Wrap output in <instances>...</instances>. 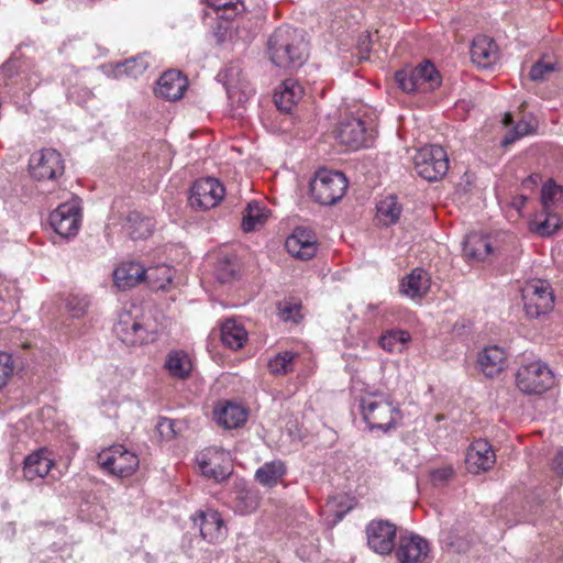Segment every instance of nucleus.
Returning <instances> with one entry per match:
<instances>
[{
	"label": "nucleus",
	"mask_w": 563,
	"mask_h": 563,
	"mask_svg": "<svg viewBox=\"0 0 563 563\" xmlns=\"http://www.w3.org/2000/svg\"><path fill=\"white\" fill-rule=\"evenodd\" d=\"M267 53L272 63L280 68L298 67L307 56V43L301 31L283 25L269 36Z\"/></svg>",
	"instance_id": "2"
},
{
	"label": "nucleus",
	"mask_w": 563,
	"mask_h": 563,
	"mask_svg": "<svg viewBox=\"0 0 563 563\" xmlns=\"http://www.w3.org/2000/svg\"><path fill=\"white\" fill-rule=\"evenodd\" d=\"M142 322V312L123 311L120 313L118 322L114 325V333L125 345L132 346L135 335L140 330Z\"/></svg>",
	"instance_id": "27"
},
{
	"label": "nucleus",
	"mask_w": 563,
	"mask_h": 563,
	"mask_svg": "<svg viewBox=\"0 0 563 563\" xmlns=\"http://www.w3.org/2000/svg\"><path fill=\"white\" fill-rule=\"evenodd\" d=\"M496 454L487 440H474L466 454V465L470 472H486L494 466Z\"/></svg>",
	"instance_id": "18"
},
{
	"label": "nucleus",
	"mask_w": 563,
	"mask_h": 563,
	"mask_svg": "<svg viewBox=\"0 0 563 563\" xmlns=\"http://www.w3.org/2000/svg\"><path fill=\"white\" fill-rule=\"evenodd\" d=\"M395 79L407 93L432 91L441 85V77L433 64L426 62L415 68L398 70Z\"/></svg>",
	"instance_id": "4"
},
{
	"label": "nucleus",
	"mask_w": 563,
	"mask_h": 563,
	"mask_svg": "<svg viewBox=\"0 0 563 563\" xmlns=\"http://www.w3.org/2000/svg\"><path fill=\"white\" fill-rule=\"evenodd\" d=\"M88 305L87 298L78 296H71L67 301L68 311L75 318L84 316L88 309Z\"/></svg>",
	"instance_id": "46"
},
{
	"label": "nucleus",
	"mask_w": 563,
	"mask_h": 563,
	"mask_svg": "<svg viewBox=\"0 0 563 563\" xmlns=\"http://www.w3.org/2000/svg\"><path fill=\"white\" fill-rule=\"evenodd\" d=\"M360 413L371 430L382 432L398 428L404 418L399 405L380 390H365L360 396Z\"/></svg>",
	"instance_id": "1"
},
{
	"label": "nucleus",
	"mask_w": 563,
	"mask_h": 563,
	"mask_svg": "<svg viewBox=\"0 0 563 563\" xmlns=\"http://www.w3.org/2000/svg\"><path fill=\"white\" fill-rule=\"evenodd\" d=\"M196 461L200 472L216 481H222L229 475L228 453L219 448L210 446L196 456Z\"/></svg>",
	"instance_id": "16"
},
{
	"label": "nucleus",
	"mask_w": 563,
	"mask_h": 563,
	"mask_svg": "<svg viewBox=\"0 0 563 563\" xmlns=\"http://www.w3.org/2000/svg\"><path fill=\"white\" fill-rule=\"evenodd\" d=\"M70 97L74 98L77 102L84 103L92 99L93 92L87 87L75 88L73 91H70Z\"/></svg>",
	"instance_id": "52"
},
{
	"label": "nucleus",
	"mask_w": 563,
	"mask_h": 563,
	"mask_svg": "<svg viewBox=\"0 0 563 563\" xmlns=\"http://www.w3.org/2000/svg\"><path fill=\"white\" fill-rule=\"evenodd\" d=\"M349 181L341 172L320 169L310 184L312 198L321 205L331 206L342 199Z\"/></svg>",
	"instance_id": "5"
},
{
	"label": "nucleus",
	"mask_w": 563,
	"mask_h": 563,
	"mask_svg": "<svg viewBox=\"0 0 563 563\" xmlns=\"http://www.w3.org/2000/svg\"><path fill=\"white\" fill-rule=\"evenodd\" d=\"M164 329L165 324L163 322V317L158 316L153 311L142 312V322L140 325V330L135 335L136 340H134L132 346H141L154 343L155 341L158 340Z\"/></svg>",
	"instance_id": "21"
},
{
	"label": "nucleus",
	"mask_w": 563,
	"mask_h": 563,
	"mask_svg": "<svg viewBox=\"0 0 563 563\" xmlns=\"http://www.w3.org/2000/svg\"><path fill=\"white\" fill-rule=\"evenodd\" d=\"M543 209H550L554 203L563 199V187L549 179L541 190Z\"/></svg>",
	"instance_id": "43"
},
{
	"label": "nucleus",
	"mask_w": 563,
	"mask_h": 563,
	"mask_svg": "<svg viewBox=\"0 0 563 563\" xmlns=\"http://www.w3.org/2000/svg\"><path fill=\"white\" fill-rule=\"evenodd\" d=\"M165 367L169 371L172 376L176 375V352L170 351L165 362Z\"/></svg>",
	"instance_id": "55"
},
{
	"label": "nucleus",
	"mask_w": 563,
	"mask_h": 563,
	"mask_svg": "<svg viewBox=\"0 0 563 563\" xmlns=\"http://www.w3.org/2000/svg\"><path fill=\"white\" fill-rule=\"evenodd\" d=\"M202 390V384L200 380L196 379L195 380V391L194 394H198Z\"/></svg>",
	"instance_id": "59"
},
{
	"label": "nucleus",
	"mask_w": 563,
	"mask_h": 563,
	"mask_svg": "<svg viewBox=\"0 0 563 563\" xmlns=\"http://www.w3.org/2000/svg\"><path fill=\"white\" fill-rule=\"evenodd\" d=\"M430 551L427 539L415 532L400 530L393 552L398 563H424Z\"/></svg>",
	"instance_id": "12"
},
{
	"label": "nucleus",
	"mask_w": 563,
	"mask_h": 563,
	"mask_svg": "<svg viewBox=\"0 0 563 563\" xmlns=\"http://www.w3.org/2000/svg\"><path fill=\"white\" fill-rule=\"evenodd\" d=\"M249 410L233 401H221L213 410L216 422L224 429H236L247 421Z\"/></svg>",
	"instance_id": "19"
},
{
	"label": "nucleus",
	"mask_w": 563,
	"mask_h": 563,
	"mask_svg": "<svg viewBox=\"0 0 563 563\" xmlns=\"http://www.w3.org/2000/svg\"><path fill=\"white\" fill-rule=\"evenodd\" d=\"M410 340L411 335L406 330H388L379 338V345L389 353L401 352Z\"/></svg>",
	"instance_id": "38"
},
{
	"label": "nucleus",
	"mask_w": 563,
	"mask_h": 563,
	"mask_svg": "<svg viewBox=\"0 0 563 563\" xmlns=\"http://www.w3.org/2000/svg\"><path fill=\"white\" fill-rule=\"evenodd\" d=\"M471 58L481 68H489L499 58L498 46L486 35H477L471 46Z\"/></svg>",
	"instance_id": "20"
},
{
	"label": "nucleus",
	"mask_w": 563,
	"mask_h": 563,
	"mask_svg": "<svg viewBox=\"0 0 563 563\" xmlns=\"http://www.w3.org/2000/svg\"><path fill=\"white\" fill-rule=\"evenodd\" d=\"M40 82V79H38V76L37 75H34L33 77L30 78V90L34 89Z\"/></svg>",
	"instance_id": "57"
},
{
	"label": "nucleus",
	"mask_w": 563,
	"mask_h": 563,
	"mask_svg": "<svg viewBox=\"0 0 563 563\" xmlns=\"http://www.w3.org/2000/svg\"><path fill=\"white\" fill-rule=\"evenodd\" d=\"M221 341L231 350H240L247 341V332L241 323L229 319L221 325Z\"/></svg>",
	"instance_id": "32"
},
{
	"label": "nucleus",
	"mask_w": 563,
	"mask_h": 563,
	"mask_svg": "<svg viewBox=\"0 0 563 563\" xmlns=\"http://www.w3.org/2000/svg\"><path fill=\"white\" fill-rule=\"evenodd\" d=\"M303 88L295 79H286L274 95L276 107L284 112H289L302 98Z\"/></svg>",
	"instance_id": "28"
},
{
	"label": "nucleus",
	"mask_w": 563,
	"mask_h": 563,
	"mask_svg": "<svg viewBox=\"0 0 563 563\" xmlns=\"http://www.w3.org/2000/svg\"><path fill=\"white\" fill-rule=\"evenodd\" d=\"M192 528H197L198 542L205 540L209 543H218L225 537L224 521L221 515L213 509L198 510L190 517Z\"/></svg>",
	"instance_id": "15"
},
{
	"label": "nucleus",
	"mask_w": 563,
	"mask_h": 563,
	"mask_svg": "<svg viewBox=\"0 0 563 563\" xmlns=\"http://www.w3.org/2000/svg\"><path fill=\"white\" fill-rule=\"evenodd\" d=\"M145 282L154 291H168L173 288L176 271L172 264L159 263L145 268Z\"/></svg>",
	"instance_id": "25"
},
{
	"label": "nucleus",
	"mask_w": 563,
	"mask_h": 563,
	"mask_svg": "<svg viewBox=\"0 0 563 563\" xmlns=\"http://www.w3.org/2000/svg\"><path fill=\"white\" fill-rule=\"evenodd\" d=\"M178 100H180L185 96V91L188 88L189 80L187 76L183 75L181 71L178 70Z\"/></svg>",
	"instance_id": "53"
},
{
	"label": "nucleus",
	"mask_w": 563,
	"mask_h": 563,
	"mask_svg": "<svg viewBox=\"0 0 563 563\" xmlns=\"http://www.w3.org/2000/svg\"><path fill=\"white\" fill-rule=\"evenodd\" d=\"M374 129L358 117L343 118L335 130V139L340 144L351 148L358 150L368 146L374 139Z\"/></svg>",
	"instance_id": "10"
},
{
	"label": "nucleus",
	"mask_w": 563,
	"mask_h": 563,
	"mask_svg": "<svg viewBox=\"0 0 563 563\" xmlns=\"http://www.w3.org/2000/svg\"><path fill=\"white\" fill-rule=\"evenodd\" d=\"M301 302L296 299H285L278 302L277 310L278 317L280 320L288 322L292 321L295 323L299 322L302 318L301 314Z\"/></svg>",
	"instance_id": "42"
},
{
	"label": "nucleus",
	"mask_w": 563,
	"mask_h": 563,
	"mask_svg": "<svg viewBox=\"0 0 563 563\" xmlns=\"http://www.w3.org/2000/svg\"><path fill=\"white\" fill-rule=\"evenodd\" d=\"M441 542L455 553H465L470 550L472 540L467 533H462L459 529L452 528L442 531Z\"/></svg>",
	"instance_id": "39"
},
{
	"label": "nucleus",
	"mask_w": 563,
	"mask_h": 563,
	"mask_svg": "<svg viewBox=\"0 0 563 563\" xmlns=\"http://www.w3.org/2000/svg\"><path fill=\"white\" fill-rule=\"evenodd\" d=\"M156 430L162 440H170L175 435V421L168 418H161L157 422Z\"/></svg>",
	"instance_id": "50"
},
{
	"label": "nucleus",
	"mask_w": 563,
	"mask_h": 563,
	"mask_svg": "<svg viewBox=\"0 0 563 563\" xmlns=\"http://www.w3.org/2000/svg\"><path fill=\"white\" fill-rule=\"evenodd\" d=\"M297 356V353L291 351L277 353L267 361L268 372L273 376H285L291 373L295 368V361Z\"/></svg>",
	"instance_id": "36"
},
{
	"label": "nucleus",
	"mask_w": 563,
	"mask_h": 563,
	"mask_svg": "<svg viewBox=\"0 0 563 563\" xmlns=\"http://www.w3.org/2000/svg\"><path fill=\"white\" fill-rule=\"evenodd\" d=\"M431 286V278L427 271L415 268L400 284L401 292L411 299H421Z\"/></svg>",
	"instance_id": "24"
},
{
	"label": "nucleus",
	"mask_w": 563,
	"mask_h": 563,
	"mask_svg": "<svg viewBox=\"0 0 563 563\" xmlns=\"http://www.w3.org/2000/svg\"><path fill=\"white\" fill-rule=\"evenodd\" d=\"M561 224V219L556 213H552L550 209H544V213L537 216L529 222V229L540 236H550Z\"/></svg>",
	"instance_id": "34"
},
{
	"label": "nucleus",
	"mask_w": 563,
	"mask_h": 563,
	"mask_svg": "<svg viewBox=\"0 0 563 563\" xmlns=\"http://www.w3.org/2000/svg\"><path fill=\"white\" fill-rule=\"evenodd\" d=\"M398 527L387 519H373L365 527L367 547L378 555H389L399 536Z\"/></svg>",
	"instance_id": "9"
},
{
	"label": "nucleus",
	"mask_w": 563,
	"mask_h": 563,
	"mask_svg": "<svg viewBox=\"0 0 563 563\" xmlns=\"http://www.w3.org/2000/svg\"><path fill=\"white\" fill-rule=\"evenodd\" d=\"M269 216V210L264 203L251 201L243 211L242 229L252 232L262 228Z\"/></svg>",
	"instance_id": "31"
},
{
	"label": "nucleus",
	"mask_w": 563,
	"mask_h": 563,
	"mask_svg": "<svg viewBox=\"0 0 563 563\" xmlns=\"http://www.w3.org/2000/svg\"><path fill=\"white\" fill-rule=\"evenodd\" d=\"M287 466L282 460L264 463L255 473V479L264 487H275L284 481Z\"/></svg>",
	"instance_id": "29"
},
{
	"label": "nucleus",
	"mask_w": 563,
	"mask_h": 563,
	"mask_svg": "<svg viewBox=\"0 0 563 563\" xmlns=\"http://www.w3.org/2000/svg\"><path fill=\"white\" fill-rule=\"evenodd\" d=\"M13 371L14 362L12 355L7 352H0V389L8 384Z\"/></svg>",
	"instance_id": "45"
},
{
	"label": "nucleus",
	"mask_w": 563,
	"mask_h": 563,
	"mask_svg": "<svg viewBox=\"0 0 563 563\" xmlns=\"http://www.w3.org/2000/svg\"><path fill=\"white\" fill-rule=\"evenodd\" d=\"M560 70L559 63L542 58L531 66L529 78L534 82H543L550 80L552 75Z\"/></svg>",
	"instance_id": "41"
},
{
	"label": "nucleus",
	"mask_w": 563,
	"mask_h": 563,
	"mask_svg": "<svg viewBox=\"0 0 563 563\" xmlns=\"http://www.w3.org/2000/svg\"><path fill=\"white\" fill-rule=\"evenodd\" d=\"M154 229V220L139 211H131L125 220L124 230L133 240H143L151 236Z\"/></svg>",
	"instance_id": "30"
},
{
	"label": "nucleus",
	"mask_w": 563,
	"mask_h": 563,
	"mask_svg": "<svg viewBox=\"0 0 563 563\" xmlns=\"http://www.w3.org/2000/svg\"><path fill=\"white\" fill-rule=\"evenodd\" d=\"M368 52H369L368 51V43H366V47H365V51H364L365 55H362L361 59H367L368 58Z\"/></svg>",
	"instance_id": "60"
},
{
	"label": "nucleus",
	"mask_w": 563,
	"mask_h": 563,
	"mask_svg": "<svg viewBox=\"0 0 563 563\" xmlns=\"http://www.w3.org/2000/svg\"><path fill=\"white\" fill-rule=\"evenodd\" d=\"M376 219L383 225H391L396 223L401 213V206L393 196L380 200L376 207Z\"/></svg>",
	"instance_id": "35"
},
{
	"label": "nucleus",
	"mask_w": 563,
	"mask_h": 563,
	"mask_svg": "<svg viewBox=\"0 0 563 563\" xmlns=\"http://www.w3.org/2000/svg\"><path fill=\"white\" fill-rule=\"evenodd\" d=\"M35 3H42L44 2L45 0H33Z\"/></svg>",
	"instance_id": "62"
},
{
	"label": "nucleus",
	"mask_w": 563,
	"mask_h": 563,
	"mask_svg": "<svg viewBox=\"0 0 563 563\" xmlns=\"http://www.w3.org/2000/svg\"><path fill=\"white\" fill-rule=\"evenodd\" d=\"M463 252L468 260L484 261L492 253L489 239L476 233L468 234L464 242Z\"/></svg>",
	"instance_id": "33"
},
{
	"label": "nucleus",
	"mask_w": 563,
	"mask_h": 563,
	"mask_svg": "<svg viewBox=\"0 0 563 563\" xmlns=\"http://www.w3.org/2000/svg\"><path fill=\"white\" fill-rule=\"evenodd\" d=\"M507 360L506 351L497 345H493L479 353L478 365L485 376L495 377L506 368Z\"/></svg>",
	"instance_id": "23"
},
{
	"label": "nucleus",
	"mask_w": 563,
	"mask_h": 563,
	"mask_svg": "<svg viewBox=\"0 0 563 563\" xmlns=\"http://www.w3.org/2000/svg\"><path fill=\"white\" fill-rule=\"evenodd\" d=\"M54 465L46 449H40L27 455L24 461L23 475L27 481L44 478Z\"/></svg>",
	"instance_id": "26"
},
{
	"label": "nucleus",
	"mask_w": 563,
	"mask_h": 563,
	"mask_svg": "<svg viewBox=\"0 0 563 563\" xmlns=\"http://www.w3.org/2000/svg\"><path fill=\"white\" fill-rule=\"evenodd\" d=\"M225 189L218 179L212 177L200 178L192 184L188 200L192 208L208 210L217 207L223 199Z\"/></svg>",
	"instance_id": "13"
},
{
	"label": "nucleus",
	"mask_w": 563,
	"mask_h": 563,
	"mask_svg": "<svg viewBox=\"0 0 563 563\" xmlns=\"http://www.w3.org/2000/svg\"><path fill=\"white\" fill-rule=\"evenodd\" d=\"M183 548L186 549V551L188 552L189 556H194V553L190 552L189 548L188 549L186 548L185 543L183 544Z\"/></svg>",
	"instance_id": "61"
},
{
	"label": "nucleus",
	"mask_w": 563,
	"mask_h": 563,
	"mask_svg": "<svg viewBox=\"0 0 563 563\" xmlns=\"http://www.w3.org/2000/svg\"><path fill=\"white\" fill-rule=\"evenodd\" d=\"M53 230L63 238L75 236L80 227V208L76 199L59 205L51 214Z\"/></svg>",
	"instance_id": "14"
},
{
	"label": "nucleus",
	"mask_w": 563,
	"mask_h": 563,
	"mask_svg": "<svg viewBox=\"0 0 563 563\" xmlns=\"http://www.w3.org/2000/svg\"><path fill=\"white\" fill-rule=\"evenodd\" d=\"M454 474L451 466L440 467L431 473L432 482L435 484L444 483L450 479Z\"/></svg>",
	"instance_id": "51"
},
{
	"label": "nucleus",
	"mask_w": 563,
	"mask_h": 563,
	"mask_svg": "<svg viewBox=\"0 0 563 563\" xmlns=\"http://www.w3.org/2000/svg\"><path fill=\"white\" fill-rule=\"evenodd\" d=\"M119 374L117 368L109 367L106 369L103 376H102V383L107 384L108 382H111L113 384L119 383Z\"/></svg>",
	"instance_id": "54"
},
{
	"label": "nucleus",
	"mask_w": 563,
	"mask_h": 563,
	"mask_svg": "<svg viewBox=\"0 0 563 563\" xmlns=\"http://www.w3.org/2000/svg\"><path fill=\"white\" fill-rule=\"evenodd\" d=\"M157 98L166 101L176 100V73L168 69L158 78L154 88Z\"/></svg>",
	"instance_id": "40"
},
{
	"label": "nucleus",
	"mask_w": 563,
	"mask_h": 563,
	"mask_svg": "<svg viewBox=\"0 0 563 563\" xmlns=\"http://www.w3.org/2000/svg\"><path fill=\"white\" fill-rule=\"evenodd\" d=\"M285 247L292 257L302 261L310 260L318 251L316 233L308 228H296L292 234L286 239Z\"/></svg>",
	"instance_id": "17"
},
{
	"label": "nucleus",
	"mask_w": 563,
	"mask_h": 563,
	"mask_svg": "<svg viewBox=\"0 0 563 563\" xmlns=\"http://www.w3.org/2000/svg\"><path fill=\"white\" fill-rule=\"evenodd\" d=\"M522 301L526 313L531 318H539L552 311L554 294L549 282L532 279L522 288Z\"/></svg>",
	"instance_id": "8"
},
{
	"label": "nucleus",
	"mask_w": 563,
	"mask_h": 563,
	"mask_svg": "<svg viewBox=\"0 0 563 563\" xmlns=\"http://www.w3.org/2000/svg\"><path fill=\"white\" fill-rule=\"evenodd\" d=\"M31 176L38 180H54L64 174V159L56 150L43 148L33 153L29 159Z\"/></svg>",
	"instance_id": "11"
},
{
	"label": "nucleus",
	"mask_w": 563,
	"mask_h": 563,
	"mask_svg": "<svg viewBox=\"0 0 563 563\" xmlns=\"http://www.w3.org/2000/svg\"><path fill=\"white\" fill-rule=\"evenodd\" d=\"M194 363L191 357L184 351H178V379H186L191 376Z\"/></svg>",
	"instance_id": "47"
},
{
	"label": "nucleus",
	"mask_w": 563,
	"mask_h": 563,
	"mask_svg": "<svg viewBox=\"0 0 563 563\" xmlns=\"http://www.w3.org/2000/svg\"><path fill=\"white\" fill-rule=\"evenodd\" d=\"M145 268L136 262H123L113 272L114 285L120 290L131 289L145 282Z\"/></svg>",
	"instance_id": "22"
},
{
	"label": "nucleus",
	"mask_w": 563,
	"mask_h": 563,
	"mask_svg": "<svg viewBox=\"0 0 563 563\" xmlns=\"http://www.w3.org/2000/svg\"><path fill=\"white\" fill-rule=\"evenodd\" d=\"M517 388L525 395L540 396L556 385V378L550 366L541 360L522 363L516 372Z\"/></svg>",
	"instance_id": "3"
},
{
	"label": "nucleus",
	"mask_w": 563,
	"mask_h": 563,
	"mask_svg": "<svg viewBox=\"0 0 563 563\" xmlns=\"http://www.w3.org/2000/svg\"><path fill=\"white\" fill-rule=\"evenodd\" d=\"M532 130L533 129L530 123H528L526 121H519L515 125L514 131L504 139L503 143L505 145L510 144V143L515 142L517 139L530 134L532 132Z\"/></svg>",
	"instance_id": "48"
},
{
	"label": "nucleus",
	"mask_w": 563,
	"mask_h": 563,
	"mask_svg": "<svg viewBox=\"0 0 563 563\" xmlns=\"http://www.w3.org/2000/svg\"><path fill=\"white\" fill-rule=\"evenodd\" d=\"M148 54L144 53L123 63H118L114 67V76L119 78L126 75L137 78L148 68Z\"/></svg>",
	"instance_id": "37"
},
{
	"label": "nucleus",
	"mask_w": 563,
	"mask_h": 563,
	"mask_svg": "<svg viewBox=\"0 0 563 563\" xmlns=\"http://www.w3.org/2000/svg\"><path fill=\"white\" fill-rule=\"evenodd\" d=\"M235 273V264L229 260L223 263H219L217 267V277L221 283H228L233 279Z\"/></svg>",
	"instance_id": "49"
},
{
	"label": "nucleus",
	"mask_w": 563,
	"mask_h": 563,
	"mask_svg": "<svg viewBox=\"0 0 563 563\" xmlns=\"http://www.w3.org/2000/svg\"><path fill=\"white\" fill-rule=\"evenodd\" d=\"M97 461L102 470L121 478L132 476L140 465L139 456L122 444L102 450Z\"/></svg>",
	"instance_id": "7"
},
{
	"label": "nucleus",
	"mask_w": 563,
	"mask_h": 563,
	"mask_svg": "<svg viewBox=\"0 0 563 563\" xmlns=\"http://www.w3.org/2000/svg\"><path fill=\"white\" fill-rule=\"evenodd\" d=\"M217 12H223L221 18L232 20L240 12L244 11L245 7L242 2H232L224 0H214L209 3Z\"/></svg>",
	"instance_id": "44"
},
{
	"label": "nucleus",
	"mask_w": 563,
	"mask_h": 563,
	"mask_svg": "<svg viewBox=\"0 0 563 563\" xmlns=\"http://www.w3.org/2000/svg\"><path fill=\"white\" fill-rule=\"evenodd\" d=\"M553 467L558 473L563 474V449L556 453L553 461Z\"/></svg>",
	"instance_id": "56"
},
{
	"label": "nucleus",
	"mask_w": 563,
	"mask_h": 563,
	"mask_svg": "<svg viewBox=\"0 0 563 563\" xmlns=\"http://www.w3.org/2000/svg\"><path fill=\"white\" fill-rule=\"evenodd\" d=\"M413 167L421 178L428 181H438L449 170L446 151L440 145L423 146L413 156Z\"/></svg>",
	"instance_id": "6"
},
{
	"label": "nucleus",
	"mask_w": 563,
	"mask_h": 563,
	"mask_svg": "<svg viewBox=\"0 0 563 563\" xmlns=\"http://www.w3.org/2000/svg\"><path fill=\"white\" fill-rule=\"evenodd\" d=\"M505 125H510L512 123V117L510 113H506L503 120Z\"/></svg>",
	"instance_id": "58"
}]
</instances>
